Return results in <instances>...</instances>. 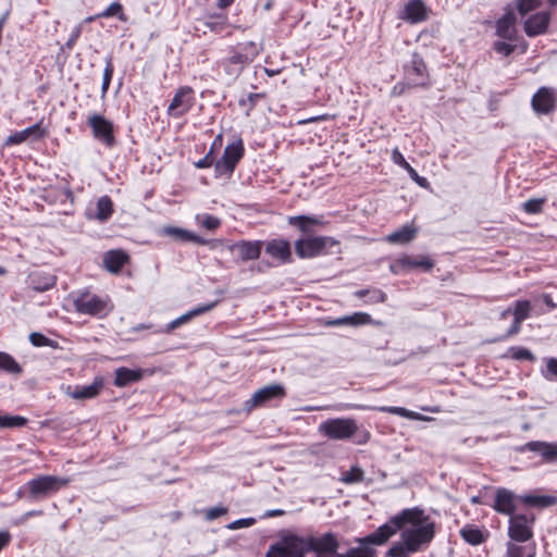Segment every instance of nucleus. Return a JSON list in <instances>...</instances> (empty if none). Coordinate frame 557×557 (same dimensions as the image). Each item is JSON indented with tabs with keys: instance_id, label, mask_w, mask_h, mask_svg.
I'll return each instance as SVG.
<instances>
[{
	"instance_id": "nucleus-1",
	"label": "nucleus",
	"mask_w": 557,
	"mask_h": 557,
	"mask_svg": "<svg viewBox=\"0 0 557 557\" xmlns=\"http://www.w3.org/2000/svg\"><path fill=\"white\" fill-rule=\"evenodd\" d=\"M399 530L400 542L389 547L386 553L388 557H409L429 546L435 536V522L422 509L407 508L374 532L356 539V542L361 545H383Z\"/></svg>"
},
{
	"instance_id": "nucleus-2",
	"label": "nucleus",
	"mask_w": 557,
	"mask_h": 557,
	"mask_svg": "<svg viewBox=\"0 0 557 557\" xmlns=\"http://www.w3.org/2000/svg\"><path fill=\"white\" fill-rule=\"evenodd\" d=\"M338 541L333 533H325L320 537L289 536L281 544L270 546L265 557H305L309 552L318 555L335 554Z\"/></svg>"
},
{
	"instance_id": "nucleus-3",
	"label": "nucleus",
	"mask_w": 557,
	"mask_h": 557,
	"mask_svg": "<svg viewBox=\"0 0 557 557\" xmlns=\"http://www.w3.org/2000/svg\"><path fill=\"white\" fill-rule=\"evenodd\" d=\"M74 309L79 314L106 317L113 309L108 296H99L89 290L79 292L73 300Z\"/></svg>"
},
{
	"instance_id": "nucleus-4",
	"label": "nucleus",
	"mask_w": 557,
	"mask_h": 557,
	"mask_svg": "<svg viewBox=\"0 0 557 557\" xmlns=\"http://www.w3.org/2000/svg\"><path fill=\"white\" fill-rule=\"evenodd\" d=\"M338 242L330 236H309L295 242V252L301 259H310L331 251Z\"/></svg>"
},
{
	"instance_id": "nucleus-5",
	"label": "nucleus",
	"mask_w": 557,
	"mask_h": 557,
	"mask_svg": "<svg viewBox=\"0 0 557 557\" xmlns=\"http://www.w3.org/2000/svg\"><path fill=\"white\" fill-rule=\"evenodd\" d=\"M70 480L55 475H39L26 483L29 497L35 500L45 499L58 493L69 484Z\"/></svg>"
},
{
	"instance_id": "nucleus-6",
	"label": "nucleus",
	"mask_w": 557,
	"mask_h": 557,
	"mask_svg": "<svg viewBox=\"0 0 557 557\" xmlns=\"http://www.w3.org/2000/svg\"><path fill=\"white\" fill-rule=\"evenodd\" d=\"M259 49L256 42H240L232 47L230 55L225 59L227 73L237 74L246 64H249L258 55Z\"/></svg>"
},
{
	"instance_id": "nucleus-7",
	"label": "nucleus",
	"mask_w": 557,
	"mask_h": 557,
	"mask_svg": "<svg viewBox=\"0 0 557 557\" xmlns=\"http://www.w3.org/2000/svg\"><path fill=\"white\" fill-rule=\"evenodd\" d=\"M358 431L356 420L351 418L329 419L319 425V432L336 441H345L351 438Z\"/></svg>"
},
{
	"instance_id": "nucleus-8",
	"label": "nucleus",
	"mask_w": 557,
	"mask_h": 557,
	"mask_svg": "<svg viewBox=\"0 0 557 557\" xmlns=\"http://www.w3.org/2000/svg\"><path fill=\"white\" fill-rule=\"evenodd\" d=\"M244 152L245 148L242 139L228 144L224 149L222 158L214 163L215 176H230L244 157Z\"/></svg>"
},
{
	"instance_id": "nucleus-9",
	"label": "nucleus",
	"mask_w": 557,
	"mask_h": 557,
	"mask_svg": "<svg viewBox=\"0 0 557 557\" xmlns=\"http://www.w3.org/2000/svg\"><path fill=\"white\" fill-rule=\"evenodd\" d=\"M286 396L285 387L280 384L267 385L252 394V396L244 403V410L251 412L256 408L269 405L273 400H281Z\"/></svg>"
},
{
	"instance_id": "nucleus-10",
	"label": "nucleus",
	"mask_w": 557,
	"mask_h": 557,
	"mask_svg": "<svg viewBox=\"0 0 557 557\" xmlns=\"http://www.w3.org/2000/svg\"><path fill=\"white\" fill-rule=\"evenodd\" d=\"M534 516L532 513H517L508 521V536L517 543H525L533 537Z\"/></svg>"
},
{
	"instance_id": "nucleus-11",
	"label": "nucleus",
	"mask_w": 557,
	"mask_h": 557,
	"mask_svg": "<svg viewBox=\"0 0 557 557\" xmlns=\"http://www.w3.org/2000/svg\"><path fill=\"white\" fill-rule=\"evenodd\" d=\"M88 125L94 137L106 147L112 148L115 145L113 123L100 114H92L88 117Z\"/></svg>"
},
{
	"instance_id": "nucleus-12",
	"label": "nucleus",
	"mask_w": 557,
	"mask_h": 557,
	"mask_svg": "<svg viewBox=\"0 0 557 557\" xmlns=\"http://www.w3.org/2000/svg\"><path fill=\"white\" fill-rule=\"evenodd\" d=\"M405 78L410 87H424L429 84L426 65L422 57L413 53L409 63L405 64Z\"/></svg>"
},
{
	"instance_id": "nucleus-13",
	"label": "nucleus",
	"mask_w": 557,
	"mask_h": 557,
	"mask_svg": "<svg viewBox=\"0 0 557 557\" xmlns=\"http://www.w3.org/2000/svg\"><path fill=\"white\" fill-rule=\"evenodd\" d=\"M194 104V90L189 86L180 87L168 107V115L180 119L185 115Z\"/></svg>"
},
{
	"instance_id": "nucleus-14",
	"label": "nucleus",
	"mask_w": 557,
	"mask_h": 557,
	"mask_svg": "<svg viewBox=\"0 0 557 557\" xmlns=\"http://www.w3.org/2000/svg\"><path fill=\"white\" fill-rule=\"evenodd\" d=\"M431 9L426 5L423 0H409L399 17L410 24H419L429 18Z\"/></svg>"
},
{
	"instance_id": "nucleus-15",
	"label": "nucleus",
	"mask_w": 557,
	"mask_h": 557,
	"mask_svg": "<svg viewBox=\"0 0 557 557\" xmlns=\"http://www.w3.org/2000/svg\"><path fill=\"white\" fill-rule=\"evenodd\" d=\"M556 95L553 88L541 87L532 97L531 106L537 114H549L556 108Z\"/></svg>"
},
{
	"instance_id": "nucleus-16",
	"label": "nucleus",
	"mask_w": 557,
	"mask_h": 557,
	"mask_svg": "<svg viewBox=\"0 0 557 557\" xmlns=\"http://www.w3.org/2000/svg\"><path fill=\"white\" fill-rule=\"evenodd\" d=\"M518 451H533L539 454L545 462L557 461V442L548 443L542 441H531L518 448Z\"/></svg>"
},
{
	"instance_id": "nucleus-17",
	"label": "nucleus",
	"mask_w": 557,
	"mask_h": 557,
	"mask_svg": "<svg viewBox=\"0 0 557 557\" xmlns=\"http://www.w3.org/2000/svg\"><path fill=\"white\" fill-rule=\"evenodd\" d=\"M519 497L505 487H499L496 490L493 509L502 515L515 516L516 510V502Z\"/></svg>"
},
{
	"instance_id": "nucleus-18",
	"label": "nucleus",
	"mask_w": 557,
	"mask_h": 557,
	"mask_svg": "<svg viewBox=\"0 0 557 557\" xmlns=\"http://www.w3.org/2000/svg\"><path fill=\"white\" fill-rule=\"evenodd\" d=\"M550 22V13L542 11L530 15L523 23L524 33L529 37H535L544 34Z\"/></svg>"
},
{
	"instance_id": "nucleus-19",
	"label": "nucleus",
	"mask_w": 557,
	"mask_h": 557,
	"mask_svg": "<svg viewBox=\"0 0 557 557\" xmlns=\"http://www.w3.org/2000/svg\"><path fill=\"white\" fill-rule=\"evenodd\" d=\"M263 243L261 240H238L230 246L242 261L256 260L260 257Z\"/></svg>"
},
{
	"instance_id": "nucleus-20",
	"label": "nucleus",
	"mask_w": 557,
	"mask_h": 557,
	"mask_svg": "<svg viewBox=\"0 0 557 557\" xmlns=\"http://www.w3.org/2000/svg\"><path fill=\"white\" fill-rule=\"evenodd\" d=\"M160 235L171 237L178 243H194L198 245L208 244V240L203 237L178 226H164L160 230Z\"/></svg>"
},
{
	"instance_id": "nucleus-21",
	"label": "nucleus",
	"mask_w": 557,
	"mask_h": 557,
	"mask_svg": "<svg viewBox=\"0 0 557 557\" xmlns=\"http://www.w3.org/2000/svg\"><path fill=\"white\" fill-rule=\"evenodd\" d=\"M265 252L280 263L292 261L290 245L285 239H272L265 245Z\"/></svg>"
},
{
	"instance_id": "nucleus-22",
	"label": "nucleus",
	"mask_w": 557,
	"mask_h": 557,
	"mask_svg": "<svg viewBox=\"0 0 557 557\" xmlns=\"http://www.w3.org/2000/svg\"><path fill=\"white\" fill-rule=\"evenodd\" d=\"M496 35L503 39H507L510 41L516 39V16L512 12L504 14L496 22Z\"/></svg>"
},
{
	"instance_id": "nucleus-23",
	"label": "nucleus",
	"mask_w": 557,
	"mask_h": 557,
	"mask_svg": "<svg viewBox=\"0 0 557 557\" xmlns=\"http://www.w3.org/2000/svg\"><path fill=\"white\" fill-rule=\"evenodd\" d=\"M103 265L111 273H119L128 262L129 257L123 250H109L103 255Z\"/></svg>"
},
{
	"instance_id": "nucleus-24",
	"label": "nucleus",
	"mask_w": 557,
	"mask_h": 557,
	"mask_svg": "<svg viewBox=\"0 0 557 557\" xmlns=\"http://www.w3.org/2000/svg\"><path fill=\"white\" fill-rule=\"evenodd\" d=\"M41 138L45 136V131L41 128V122H38L23 131L10 135L5 139V146L20 145L26 141L29 137Z\"/></svg>"
},
{
	"instance_id": "nucleus-25",
	"label": "nucleus",
	"mask_w": 557,
	"mask_h": 557,
	"mask_svg": "<svg viewBox=\"0 0 557 557\" xmlns=\"http://www.w3.org/2000/svg\"><path fill=\"white\" fill-rule=\"evenodd\" d=\"M372 323V318L369 313L366 312H355L350 315L341 317L334 320H326L324 322L325 326H341V325H366Z\"/></svg>"
},
{
	"instance_id": "nucleus-26",
	"label": "nucleus",
	"mask_w": 557,
	"mask_h": 557,
	"mask_svg": "<svg viewBox=\"0 0 557 557\" xmlns=\"http://www.w3.org/2000/svg\"><path fill=\"white\" fill-rule=\"evenodd\" d=\"M396 264L405 269H421L429 272L434 267V261L429 256H401L397 259Z\"/></svg>"
},
{
	"instance_id": "nucleus-27",
	"label": "nucleus",
	"mask_w": 557,
	"mask_h": 557,
	"mask_svg": "<svg viewBox=\"0 0 557 557\" xmlns=\"http://www.w3.org/2000/svg\"><path fill=\"white\" fill-rule=\"evenodd\" d=\"M461 539L473 546L484 543L488 537V532L474 524H466L459 531Z\"/></svg>"
},
{
	"instance_id": "nucleus-28",
	"label": "nucleus",
	"mask_w": 557,
	"mask_h": 557,
	"mask_svg": "<svg viewBox=\"0 0 557 557\" xmlns=\"http://www.w3.org/2000/svg\"><path fill=\"white\" fill-rule=\"evenodd\" d=\"M143 379L141 369H128L121 367L115 371L114 385L117 387H124L133 382H137Z\"/></svg>"
},
{
	"instance_id": "nucleus-29",
	"label": "nucleus",
	"mask_w": 557,
	"mask_h": 557,
	"mask_svg": "<svg viewBox=\"0 0 557 557\" xmlns=\"http://www.w3.org/2000/svg\"><path fill=\"white\" fill-rule=\"evenodd\" d=\"M102 388V381L95 380L91 384L85 386H75L74 391L70 393L74 399H90L96 397Z\"/></svg>"
},
{
	"instance_id": "nucleus-30",
	"label": "nucleus",
	"mask_w": 557,
	"mask_h": 557,
	"mask_svg": "<svg viewBox=\"0 0 557 557\" xmlns=\"http://www.w3.org/2000/svg\"><path fill=\"white\" fill-rule=\"evenodd\" d=\"M55 285V277L50 274L34 272L29 276V286L36 292H46Z\"/></svg>"
},
{
	"instance_id": "nucleus-31",
	"label": "nucleus",
	"mask_w": 557,
	"mask_h": 557,
	"mask_svg": "<svg viewBox=\"0 0 557 557\" xmlns=\"http://www.w3.org/2000/svg\"><path fill=\"white\" fill-rule=\"evenodd\" d=\"M417 234V230L411 225H404L399 230L388 234L386 240L391 244H408Z\"/></svg>"
},
{
	"instance_id": "nucleus-32",
	"label": "nucleus",
	"mask_w": 557,
	"mask_h": 557,
	"mask_svg": "<svg viewBox=\"0 0 557 557\" xmlns=\"http://www.w3.org/2000/svg\"><path fill=\"white\" fill-rule=\"evenodd\" d=\"M290 225L297 226L301 232L308 233L312 226L323 225L322 218L308 216V215H296L288 219Z\"/></svg>"
},
{
	"instance_id": "nucleus-33",
	"label": "nucleus",
	"mask_w": 557,
	"mask_h": 557,
	"mask_svg": "<svg viewBox=\"0 0 557 557\" xmlns=\"http://www.w3.org/2000/svg\"><path fill=\"white\" fill-rule=\"evenodd\" d=\"M517 542L509 541L506 544V556L507 557H522L525 555V557H535L536 550H535V544L527 545V546H520L516 544Z\"/></svg>"
},
{
	"instance_id": "nucleus-34",
	"label": "nucleus",
	"mask_w": 557,
	"mask_h": 557,
	"mask_svg": "<svg viewBox=\"0 0 557 557\" xmlns=\"http://www.w3.org/2000/svg\"><path fill=\"white\" fill-rule=\"evenodd\" d=\"M519 499L529 506L545 508L557 503V498L548 495H523Z\"/></svg>"
},
{
	"instance_id": "nucleus-35",
	"label": "nucleus",
	"mask_w": 557,
	"mask_h": 557,
	"mask_svg": "<svg viewBox=\"0 0 557 557\" xmlns=\"http://www.w3.org/2000/svg\"><path fill=\"white\" fill-rule=\"evenodd\" d=\"M219 301L220 300H214L212 302L198 306V307L187 311L186 313L182 314L181 317H178L176 319L178 320V323L181 325H183V324L189 322L195 317H198L200 314H203V313H207V312L211 311L219 304Z\"/></svg>"
},
{
	"instance_id": "nucleus-36",
	"label": "nucleus",
	"mask_w": 557,
	"mask_h": 557,
	"mask_svg": "<svg viewBox=\"0 0 557 557\" xmlns=\"http://www.w3.org/2000/svg\"><path fill=\"white\" fill-rule=\"evenodd\" d=\"M113 213V202L109 196H102L97 201V219L108 220Z\"/></svg>"
},
{
	"instance_id": "nucleus-37",
	"label": "nucleus",
	"mask_w": 557,
	"mask_h": 557,
	"mask_svg": "<svg viewBox=\"0 0 557 557\" xmlns=\"http://www.w3.org/2000/svg\"><path fill=\"white\" fill-rule=\"evenodd\" d=\"M0 370L11 374H20L22 372V368L16 360L11 355L2 351H0Z\"/></svg>"
},
{
	"instance_id": "nucleus-38",
	"label": "nucleus",
	"mask_w": 557,
	"mask_h": 557,
	"mask_svg": "<svg viewBox=\"0 0 557 557\" xmlns=\"http://www.w3.org/2000/svg\"><path fill=\"white\" fill-rule=\"evenodd\" d=\"M264 98H265L264 92H250L246 98H240L238 100V106L245 109L246 116H250L257 102Z\"/></svg>"
},
{
	"instance_id": "nucleus-39",
	"label": "nucleus",
	"mask_w": 557,
	"mask_h": 557,
	"mask_svg": "<svg viewBox=\"0 0 557 557\" xmlns=\"http://www.w3.org/2000/svg\"><path fill=\"white\" fill-rule=\"evenodd\" d=\"M532 305L529 300H517L513 305V318L517 322H523L530 317Z\"/></svg>"
},
{
	"instance_id": "nucleus-40",
	"label": "nucleus",
	"mask_w": 557,
	"mask_h": 557,
	"mask_svg": "<svg viewBox=\"0 0 557 557\" xmlns=\"http://www.w3.org/2000/svg\"><path fill=\"white\" fill-rule=\"evenodd\" d=\"M545 368L541 370V373L544 379L547 381H556L557 380V358L548 357L544 358Z\"/></svg>"
},
{
	"instance_id": "nucleus-41",
	"label": "nucleus",
	"mask_w": 557,
	"mask_h": 557,
	"mask_svg": "<svg viewBox=\"0 0 557 557\" xmlns=\"http://www.w3.org/2000/svg\"><path fill=\"white\" fill-rule=\"evenodd\" d=\"M197 224L205 227L208 231H215L220 225L221 221L219 218L211 214H198L196 216Z\"/></svg>"
},
{
	"instance_id": "nucleus-42",
	"label": "nucleus",
	"mask_w": 557,
	"mask_h": 557,
	"mask_svg": "<svg viewBox=\"0 0 557 557\" xmlns=\"http://www.w3.org/2000/svg\"><path fill=\"white\" fill-rule=\"evenodd\" d=\"M341 555L342 557H375V550L369 544H360L359 547H352L346 554Z\"/></svg>"
},
{
	"instance_id": "nucleus-43",
	"label": "nucleus",
	"mask_w": 557,
	"mask_h": 557,
	"mask_svg": "<svg viewBox=\"0 0 557 557\" xmlns=\"http://www.w3.org/2000/svg\"><path fill=\"white\" fill-rule=\"evenodd\" d=\"M510 357L515 360L521 361V360H528V361H535V356L533 352L521 346H515L509 349Z\"/></svg>"
},
{
	"instance_id": "nucleus-44",
	"label": "nucleus",
	"mask_w": 557,
	"mask_h": 557,
	"mask_svg": "<svg viewBox=\"0 0 557 557\" xmlns=\"http://www.w3.org/2000/svg\"><path fill=\"white\" fill-rule=\"evenodd\" d=\"M27 423V419L21 416H0V428H21Z\"/></svg>"
},
{
	"instance_id": "nucleus-45",
	"label": "nucleus",
	"mask_w": 557,
	"mask_h": 557,
	"mask_svg": "<svg viewBox=\"0 0 557 557\" xmlns=\"http://www.w3.org/2000/svg\"><path fill=\"white\" fill-rule=\"evenodd\" d=\"M546 198H532L522 203V209L528 214H539L543 211Z\"/></svg>"
},
{
	"instance_id": "nucleus-46",
	"label": "nucleus",
	"mask_w": 557,
	"mask_h": 557,
	"mask_svg": "<svg viewBox=\"0 0 557 557\" xmlns=\"http://www.w3.org/2000/svg\"><path fill=\"white\" fill-rule=\"evenodd\" d=\"M363 470L358 466H354L349 471L343 473L341 480L346 484H354L361 482L363 480Z\"/></svg>"
},
{
	"instance_id": "nucleus-47",
	"label": "nucleus",
	"mask_w": 557,
	"mask_h": 557,
	"mask_svg": "<svg viewBox=\"0 0 557 557\" xmlns=\"http://www.w3.org/2000/svg\"><path fill=\"white\" fill-rule=\"evenodd\" d=\"M97 16L101 17H111L116 16L120 21H125L126 17L123 13V7L120 2H112L104 11L97 14Z\"/></svg>"
},
{
	"instance_id": "nucleus-48",
	"label": "nucleus",
	"mask_w": 557,
	"mask_h": 557,
	"mask_svg": "<svg viewBox=\"0 0 557 557\" xmlns=\"http://www.w3.org/2000/svg\"><path fill=\"white\" fill-rule=\"evenodd\" d=\"M113 72H114V66H113V63H112V59L111 58H108L106 60V66H104V70H103V77H102V85H101V94L102 96H104L110 87V84H111V81H112V76H113Z\"/></svg>"
},
{
	"instance_id": "nucleus-49",
	"label": "nucleus",
	"mask_w": 557,
	"mask_h": 557,
	"mask_svg": "<svg viewBox=\"0 0 557 557\" xmlns=\"http://www.w3.org/2000/svg\"><path fill=\"white\" fill-rule=\"evenodd\" d=\"M29 342L32 343V345H34L36 347H44V346H48V347H52V348L58 347V343L55 341H52V339L46 337L44 334L38 333V332L30 333Z\"/></svg>"
},
{
	"instance_id": "nucleus-50",
	"label": "nucleus",
	"mask_w": 557,
	"mask_h": 557,
	"mask_svg": "<svg viewBox=\"0 0 557 557\" xmlns=\"http://www.w3.org/2000/svg\"><path fill=\"white\" fill-rule=\"evenodd\" d=\"M542 0H517V10L523 16L540 8Z\"/></svg>"
},
{
	"instance_id": "nucleus-51",
	"label": "nucleus",
	"mask_w": 557,
	"mask_h": 557,
	"mask_svg": "<svg viewBox=\"0 0 557 557\" xmlns=\"http://www.w3.org/2000/svg\"><path fill=\"white\" fill-rule=\"evenodd\" d=\"M375 409L381 412H388L409 419H416L418 417V413L410 411L404 407H377Z\"/></svg>"
},
{
	"instance_id": "nucleus-52",
	"label": "nucleus",
	"mask_w": 557,
	"mask_h": 557,
	"mask_svg": "<svg viewBox=\"0 0 557 557\" xmlns=\"http://www.w3.org/2000/svg\"><path fill=\"white\" fill-rule=\"evenodd\" d=\"M327 409L341 411V410H351V409H364V407L360 406V405H354V404H337V405H333V406H314V407L306 408L307 411L327 410Z\"/></svg>"
},
{
	"instance_id": "nucleus-53",
	"label": "nucleus",
	"mask_w": 557,
	"mask_h": 557,
	"mask_svg": "<svg viewBox=\"0 0 557 557\" xmlns=\"http://www.w3.org/2000/svg\"><path fill=\"white\" fill-rule=\"evenodd\" d=\"M516 48V45L508 44L505 41H495L493 44V49L504 57H509L515 51Z\"/></svg>"
},
{
	"instance_id": "nucleus-54",
	"label": "nucleus",
	"mask_w": 557,
	"mask_h": 557,
	"mask_svg": "<svg viewBox=\"0 0 557 557\" xmlns=\"http://www.w3.org/2000/svg\"><path fill=\"white\" fill-rule=\"evenodd\" d=\"M387 299V296L386 294L379 289V288H374V289H370V293L368 294V299H367V304H383L385 302Z\"/></svg>"
},
{
	"instance_id": "nucleus-55",
	"label": "nucleus",
	"mask_w": 557,
	"mask_h": 557,
	"mask_svg": "<svg viewBox=\"0 0 557 557\" xmlns=\"http://www.w3.org/2000/svg\"><path fill=\"white\" fill-rule=\"evenodd\" d=\"M410 178L414 181L419 186L426 187L429 185L428 180L418 174V172L408 163L405 168Z\"/></svg>"
},
{
	"instance_id": "nucleus-56",
	"label": "nucleus",
	"mask_w": 557,
	"mask_h": 557,
	"mask_svg": "<svg viewBox=\"0 0 557 557\" xmlns=\"http://www.w3.org/2000/svg\"><path fill=\"white\" fill-rule=\"evenodd\" d=\"M213 147H211L210 151L199 161L195 162V166L197 169H208L213 164Z\"/></svg>"
},
{
	"instance_id": "nucleus-57",
	"label": "nucleus",
	"mask_w": 557,
	"mask_h": 557,
	"mask_svg": "<svg viewBox=\"0 0 557 557\" xmlns=\"http://www.w3.org/2000/svg\"><path fill=\"white\" fill-rule=\"evenodd\" d=\"M81 34H82V25L75 26L71 32L70 38L65 42V47L67 49H72L75 46L76 41L78 40Z\"/></svg>"
},
{
	"instance_id": "nucleus-58",
	"label": "nucleus",
	"mask_w": 557,
	"mask_h": 557,
	"mask_svg": "<svg viewBox=\"0 0 557 557\" xmlns=\"http://www.w3.org/2000/svg\"><path fill=\"white\" fill-rule=\"evenodd\" d=\"M226 511H227V509L225 507L216 506V507H213V508H210L207 510L206 518L208 520H214V519L225 515Z\"/></svg>"
},
{
	"instance_id": "nucleus-59",
	"label": "nucleus",
	"mask_w": 557,
	"mask_h": 557,
	"mask_svg": "<svg viewBox=\"0 0 557 557\" xmlns=\"http://www.w3.org/2000/svg\"><path fill=\"white\" fill-rule=\"evenodd\" d=\"M392 158H393V161L396 164H398L399 166H401L403 169H405L408 165V162L406 161L403 153L397 148H395L393 150Z\"/></svg>"
},
{
	"instance_id": "nucleus-60",
	"label": "nucleus",
	"mask_w": 557,
	"mask_h": 557,
	"mask_svg": "<svg viewBox=\"0 0 557 557\" xmlns=\"http://www.w3.org/2000/svg\"><path fill=\"white\" fill-rule=\"evenodd\" d=\"M521 323L522 322H517L516 318H513V322H512L511 326L509 327V330L507 331L504 338L517 335L521 331Z\"/></svg>"
},
{
	"instance_id": "nucleus-61",
	"label": "nucleus",
	"mask_w": 557,
	"mask_h": 557,
	"mask_svg": "<svg viewBox=\"0 0 557 557\" xmlns=\"http://www.w3.org/2000/svg\"><path fill=\"white\" fill-rule=\"evenodd\" d=\"M253 519L252 518H248V519H239V520H236L234 522H232L228 528L230 529H238V528H242V527H249L253 523Z\"/></svg>"
},
{
	"instance_id": "nucleus-62",
	"label": "nucleus",
	"mask_w": 557,
	"mask_h": 557,
	"mask_svg": "<svg viewBox=\"0 0 557 557\" xmlns=\"http://www.w3.org/2000/svg\"><path fill=\"white\" fill-rule=\"evenodd\" d=\"M542 300L550 310H554L557 307L556 302L553 300L549 294H543Z\"/></svg>"
},
{
	"instance_id": "nucleus-63",
	"label": "nucleus",
	"mask_w": 557,
	"mask_h": 557,
	"mask_svg": "<svg viewBox=\"0 0 557 557\" xmlns=\"http://www.w3.org/2000/svg\"><path fill=\"white\" fill-rule=\"evenodd\" d=\"M178 326H181V324L178 323V320L174 319L166 325L165 332H172L173 330L177 329Z\"/></svg>"
},
{
	"instance_id": "nucleus-64",
	"label": "nucleus",
	"mask_w": 557,
	"mask_h": 557,
	"mask_svg": "<svg viewBox=\"0 0 557 557\" xmlns=\"http://www.w3.org/2000/svg\"><path fill=\"white\" fill-rule=\"evenodd\" d=\"M404 89H405V85H396L394 86L393 90H392V95L393 96H399L404 92Z\"/></svg>"
}]
</instances>
